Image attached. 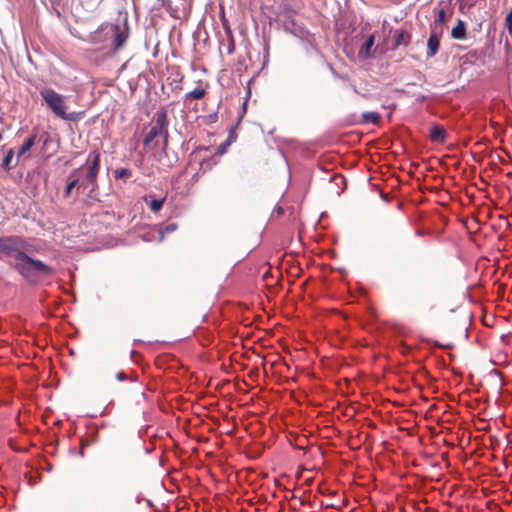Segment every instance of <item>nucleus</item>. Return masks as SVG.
Wrapping results in <instances>:
<instances>
[{"instance_id": "obj_41", "label": "nucleus", "mask_w": 512, "mask_h": 512, "mask_svg": "<svg viewBox=\"0 0 512 512\" xmlns=\"http://www.w3.org/2000/svg\"><path fill=\"white\" fill-rule=\"evenodd\" d=\"M2 139V133L0 132V140Z\"/></svg>"}, {"instance_id": "obj_32", "label": "nucleus", "mask_w": 512, "mask_h": 512, "mask_svg": "<svg viewBox=\"0 0 512 512\" xmlns=\"http://www.w3.org/2000/svg\"><path fill=\"white\" fill-rule=\"evenodd\" d=\"M47 138H48V134L45 132L40 136V140H43L44 145H46V143H47Z\"/></svg>"}, {"instance_id": "obj_10", "label": "nucleus", "mask_w": 512, "mask_h": 512, "mask_svg": "<svg viewBox=\"0 0 512 512\" xmlns=\"http://www.w3.org/2000/svg\"><path fill=\"white\" fill-rule=\"evenodd\" d=\"M375 45V35L370 34L358 51L359 60H367L373 57L372 49Z\"/></svg>"}, {"instance_id": "obj_27", "label": "nucleus", "mask_w": 512, "mask_h": 512, "mask_svg": "<svg viewBox=\"0 0 512 512\" xmlns=\"http://www.w3.org/2000/svg\"><path fill=\"white\" fill-rule=\"evenodd\" d=\"M235 130H236V126L231 127L230 130H229V134H228L227 140L231 141V143L235 140V137H236Z\"/></svg>"}, {"instance_id": "obj_24", "label": "nucleus", "mask_w": 512, "mask_h": 512, "mask_svg": "<svg viewBox=\"0 0 512 512\" xmlns=\"http://www.w3.org/2000/svg\"><path fill=\"white\" fill-rule=\"evenodd\" d=\"M505 28L507 29L509 36L512 38V17L507 15L505 17Z\"/></svg>"}, {"instance_id": "obj_16", "label": "nucleus", "mask_w": 512, "mask_h": 512, "mask_svg": "<svg viewBox=\"0 0 512 512\" xmlns=\"http://www.w3.org/2000/svg\"><path fill=\"white\" fill-rule=\"evenodd\" d=\"M467 36L466 23L458 19L457 24L451 30V37L456 40H463Z\"/></svg>"}, {"instance_id": "obj_5", "label": "nucleus", "mask_w": 512, "mask_h": 512, "mask_svg": "<svg viewBox=\"0 0 512 512\" xmlns=\"http://www.w3.org/2000/svg\"><path fill=\"white\" fill-rule=\"evenodd\" d=\"M295 13L296 12L289 7H284L277 13L276 23L285 32L290 33L297 38L307 37L308 29L305 26L297 23L296 19L294 18Z\"/></svg>"}, {"instance_id": "obj_34", "label": "nucleus", "mask_w": 512, "mask_h": 512, "mask_svg": "<svg viewBox=\"0 0 512 512\" xmlns=\"http://www.w3.org/2000/svg\"><path fill=\"white\" fill-rule=\"evenodd\" d=\"M275 211H276L277 214H283L284 213V209L282 207H280V206H277L275 208Z\"/></svg>"}, {"instance_id": "obj_21", "label": "nucleus", "mask_w": 512, "mask_h": 512, "mask_svg": "<svg viewBox=\"0 0 512 512\" xmlns=\"http://www.w3.org/2000/svg\"><path fill=\"white\" fill-rule=\"evenodd\" d=\"M163 139V144H162V147H161V150H162V153L169 158V155H168V139H169V132H168V127H166V134H161L160 135Z\"/></svg>"}, {"instance_id": "obj_2", "label": "nucleus", "mask_w": 512, "mask_h": 512, "mask_svg": "<svg viewBox=\"0 0 512 512\" xmlns=\"http://www.w3.org/2000/svg\"><path fill=\"white\" fill-rule=\"evenodd\" d=\"M130 36L129 15L126 10H119L113 22L102 23L89 35L94 45H107L112 52L120 51Z\"/></svg>"}, {"instance_id": "obj_17", "label": "nucleus", "mask_w": 512, "mask_h": 512, "mask_svg": "<svg viewBox=\"0 0 512 512\" xmlns=\"http://www.w3.org/2000/svg\"><path fill=\"white\" fill-rule=\"evenodd\" d=\"M381 116L375 111H366L362 113V122L364 124H378Z\"/></svg>"}, {"instance_id": "obj_15", "label": "nucleus", "mask_w": 512, "mask_h": 512, "mask_svg": "<svg viewBox=\"0 0 512 512\" xmlns=\"http://www.w3.org/2000/svg\"><path fill=\"white\" fill-rule=\"evenodd\" d=\"M302 42V47L307 55H312L313 52L318 53L319 50L314 44L315 38L314 35L308 30L307 37H299Z\"/></svg>"}, {"instance_id": "obj_20", "label": "nucleus", "mask_w": 512, "mask_h": 512, "mask_svg": "<svg viewBox=\"0 0 512 512\" xmlns=\"http://www.w3.org/2000/svg\"><path fill=\"white\" fill-rule=\"evenodd\" d=\"M206 91L201 87H196L192 91L186 94L187 98L199 100L204 97Z\"/></svg>"}, {"instance_id": "obj_14", "label": "nucleus", "mask_w": 512, "mask_h": 512, "mask_svg": "<svg viewBox=\"0 0 512 512\" xmlns=\"http://www.w3.org/2000/svg\"><path fill=\"white\" fill-rule=\"evenodd\" d=\"M430 140L437 143H444L448 138V133L443 126L434 125L429 134Z\"/></svg>"}, {"instance_id": "obj_11", "label": "nucleus", "mask_w": 512, "mask_h": 512, "mask_svg": "<svg viewBox=\"0 0 512 512\" xmlns=\"http://www.w3.org/2000/svg\"><path fill=\"white\" fill-rule=\"evenodd\" d=\"M143 199L150 210L154 213H157L163 208L166 197H157L154 194H147Z\"/></svg>"}, {"instance_id": "obj_9", "label": "nucleus", "mask_w": 512, "mask_h": 512, "mask_svg": "<svg viewBox=\"0 0 512 512\" xmlns=\"http://www.w3.org/2000/svg\"><path fill=\"white\" fill-rule=\"evenodd\" d=\"M84 166H81L80 168L72 170L68 177H67V183L64 189L63 196L64 198H69L72 195V191L76 188H78L79 185V171Z\"/></svg>"}, {"instance_id": "obj_6", "label": "nucleus", "mask_w": 512, "mask_h": 512, "mask_svg": "<svg viewBox=\"0 0 512 512\" xmlns=\"http://www.w3.org/2000/svg\"><path fill=\"white\" fill-rule=\"evenodd\" d=\"M154 125L151 126L148 133L143 139V145L148 146L156 137L161 134H166V127H168L167 111L161 108L156 111L154 115Z\"/></svg>"}, {"instance_id": "obj_38", "label": "nucleus", "mask_w": 512, "mask_h": 512, "mask_svg": "<svg viewBox=\"0 0 512 512\" xmlns=\"http://www.w3.org/2000/svg\"><path fill=\"white\" fill-rule=\"evenodd\" d=\"M209 117H210V119H213L216 117V114H211Z\"/></svg>"}, {"instance_id": "obj_39", "label": "nucleus", "mask_w": 512, "mask_h": 512, "mask_svg": "<svg viewBox=\"0 0 512 512\" xmlns=\"http://www.w3.org/2000/svg\"><path fill=\"white\" fill-rule=\"evenodd\" d=\"M422 234H423V232H422V231H420V230H418V231H417V235H419V236H420V235H422Z\"/></svg>"}, {"instance_id": "obj_25", "label": "nucleus", "mask_w": 512, "mask_h": 512, "mask_svg": "<svg viewBox=\"0 0 512 512\" xmlns=\"http://www.w3.org/2000/svg\"><path fill=\"white\" fill-rule=\"evenodd\" d=\"M230 144H231V141H229V140H226L225 142L221 143L220 146L217 148V153L218 154L225 153L227 146H229Z\"/></svg>"}, {"instance_id": "obj_22", "label": "nucleus", "mask_w": 512, "mask_h": 512, "mask_svg": "<svg viewBox=\"0 0 512 512\" xmlns=\"http://www.w3.org/2000/svg\"><path fill=\"white\" fill-rule=\"evenodd\" d=\"M178 228V225L177 223H174V222H171V223H167L165 224L161 230H160V233L163 235L165 233H172L174 232L176 229Z\"/></svg>"}, {"instance_id": "obj_3", "label": "nucleus", "mask_w": 512, "mask_h": 512, "mask_svg": "<svg viewBox=\"0 0 512 512\" xmlns=\"http://www.w3.org/2000/svg\"><path fill=\"white\" fill-rule=\"evenodd\" d=\"M39 94L48 109L57 117L69 122H78L84 117L83 111L66 112L65 97L52 88L42 87Z\"/></svg>"}, {"instance_id": "obj_40", "label": "nucleus", "mask_w": 512, "mask_h": 512, "mask_svg": "<svg viewBox=\"0 0 512 512\" xmlns=\"http://www.w3.org/2000/svg\"><path fill=\"white\" fill-rule=\"evenodd\" d=\"M42 2H43V4H44V6H46V7L48 8V5H47V3H45L44 1H42Z\"/></svg>"}, {"instance_id": "obj_13", "label": "nucleus", "mask_w": 512, "mask_h": 512, "mask_svg": "<svg viewBox=\"0 0 512 512\" xmlns=\"http://www.w3.org/2000/svg\"><path fill=\"white\" fill-rule=\"evenodd\" d=\"M38 132L37 129L34 128L32 133L24 140L21 147L19 148L17 152V158L19 159L21 156H23L25 153H27L35 144L37 140Z\"/></svg>"}, {"instance_id": "obj_37", "label": "nucleus", "mask_w": 512, "mask_h": 512, "mask_svg": "<svg viewBox=\"0 0 512 512\" xmlns=\"http://www.w3.org/2000/svg\"><path fill=\"white\" fill-rule=\"evenodd\" d=\"M507 16L512 17V8H511V9H510V11L507 13Z\"/></svg>"}, {"instance_id": "obj_30", "label": "nucleus", "mask_w": 512, "mask_h": 512, "mask_svg": "<svg viewBox=\"0 0 512 512\" xmlns=\"http://www.w3.org/2000/svg\"><path fill=\"white\" fill-rule=\"evenodd\" d=\"M116 379H117L118 381L122 382V381L127 380V379H128V376H127L124 372L120 371V372H118V373L116 374Z\"/></svg>"}, {"instance_id": "obj_1", "label": "nucleus", "mask_w": 512, "mask_h": 512, "mask_svg": "<svg viewBox=\"0 0 512 512\" xmlns=\"http://www.w3.org/2000/svg\"><path fill=\"white\" fill-rule=\"evenodd\" d=\"M37 252L36 246L18 235L0 236V253L13 256L8 264L31 286L39 285L54 274V268L31 255Z\"/></svg>"}, {"instance_id": "obj_4", "label": "nucleus", "mask_w": 512, "mask_h": 512, "mask_svg": "<svg viewBox=\"0 0 512 512\" xmlns=\"http://www.w3.org/2000/svg\"><path fill=\"white\" fill-rule=\"evenodd\" d=\"M87 172L85 175V179L80 182L77 188V195L80 194L82 190H88L87 196L91 199H97L96 190L98 187L97 177L100 169V154L96 151H93L89 154L87 159Z\"/></svg>"}, {"instance_id": "obj_18", "label": "nucleus", "mask_w": 512, "mask_h": 512, "mask_svg": "<svg viewBox=\"0 0 512 512\" xmlns=\"http://www.w3.org/2000/svg\"><path fill=\"white\" fill-rule=\"evenodd\" d=\"M132 176V171L129 168H119L114 171L115 179H121L126 182Z\"/></svg>"}, {"instance_id": "obj_26", "label": "nucleus", "mask_w": 512, "mask_h": 512, "mask_svg": "<svg viewBox=\"0 0 512 512\" xmlns=\"http://www.w3.org/2000/svg\"><path fill=\"white\" fill-rule=\"evenodd\" d=\"M414 96H415L416 102H418V103H424L429 98L427 95H424V94H415Z\"/></svg>"}, {"instance_id": "obj_12", "label": "nucleus", "mask_w": 512, "mask_h": 512, "mask_svg": "<svg viewBox=\"0 0 512 512\" xmlns=\"http://www.w3.org/2000/svg\"><path fill=\"white\" fill-rule=\"evenodd\" d=\"M411 41V35L404 30H396L393 36L392 49L395 50L399 46H408Z\"/></svg>"}, {"instance_id": "obj_19", "label": "nucleus", "mask_w": 512, "mask_h": 512, "mask_svg": "<svg viewBox=\"0 0 512 512\" xmlns=\"http://www.w3.org/2000/svg\"><path fill=\"white\" fill-rule=\"evenodd\" d=\"M14 154H15V152H14L13 149H9L6 152V154H5L4 158H3V161H2V167L4 169L10 170L12 168L11 162H12V159L14 157Z\"/></svg>"}, {"instance_id": "obj_36", "label": "nucleus", "mask_w": 512, "mask_h": 512, "mask_svg": "<svg viewBox=\"0 0 512 512\" xmlns=\"http://www.w3.org/2000/svg\"><path fill=\"white\" fill-rule=\"evenodd\" d=\"M228 50H229V51H228L229 53H232V52L234 51V46H233V45L229 46V49H228Z\"/></svg>"}, {"instance_id": "obj_28", "label": "nucleus", "mask_w": 512, "mask_h": 512, "mask_svg": "<svg viewBox=\"0 0 512 512\" xmlns=\"http://www.w3.org/2000/svg\"><path fill=\"white\" fill-rule=\"evenodd\" d=\"M136 503H141L143 500H145V498L143 497L142 494H139L136 496ZM146 502H147V505L148 507H151L152 506V501L150 499H146Z\"/></svg>"}, {"instance_id": "obj_8", "label": "nucleus", "mask_w": 512, "mask_h": 512, "mask_svg": "<svg viewBox=\"0 0 512 512\" xmlns=\"http://www.w3.org/2000/svg\"><path fill=\"white\" fill-rule=\"evenodd\" d=\"M442 34L443 32L441 31L430 29V34L427 40V58H432L438 53Z\"/></svg>"}, {"instance_id": "obj_23", "label": "nucleus", "mask_w": 512, "mask_h": 512, "mask_svg": "<svg viewBox=\"0 0 512 512\" xmlns=\"http://www.w3.org/2000/svg\"><path fill=\"white\" fill-rule=\"evenodd\" d=\"M51 9L56 13L57 16H60L59 6L62 0H48Z\"/></svg>"}, {"instance_id": "obj_7", "label": "nucleus", "mask_w": 512, "mask_h": 512, "mask_svg": "<svg viewBox=\"0 0 512 512\" xmlns=\"http://www.w3.org/2000/svg\"><path fill=\"white\" fill-rule=\"evenodd\" d=\"M433 13L435 15V18H434L433 22L430 24V29L443 32L444 24L446 23L448 18L452 15V12L449 11L447 6H443L442 3H440L438 6H436L433 9Z\"/></svg>"}, {"instance_id": "obj_33", "label": "nucleus", "mask_w": 512, "mask_h": 512, "mask_svg": "<svg viewBox=\"0 0 512 512\" xmlns=\"http://www.w3.org/2000/svg\"><path fill=\"white\" fill-rule=\"evenodd\" d=\"M215 162L213 161V158L207 159V168H211L212 165H214Z\"/></svg>"}, {"instance_id": "obj_35", "label": "nucleus", "mask_w": 512, "mask_h": 512, "mask_svg": "<svg viewBox=\"0 0 512 512\" xmlns=\"http://www.w3.org/2000/svg\"><path fill=\"white\" fill-rule=\"evenodd\" d=\"M84 447H85V445H84V444H82V445H81V448H80V451H79V454H80V456H82V457L84 456Z\"/></svg>"}, {"instance_id": "obj_29", "label": "nucleus", "mask_w": 512, "mask_h": 512, "mask_svg": "<svg viewBox=\"0 0 512 512\" xmlns=\"http://www.w3.org/2000/svg\"><path fill=\"white\" fill-rule=\"evenodd\" d=\"M166 3L169 4L170 1L169 0H157L153 9H159L160 7L164 6V4H166Z\"/></svg>"}, {"instance_id": "obj_31", "label": "nucleus", "mask_w": 512, "mask_h": 512, "mask_svg": "<svg viewBox=\"0 0 512 512\" xmlns=\"http://www.w3.org/2000/svg\"><path fill=\"white\" fill-rule=\"evenodd\" d=\"M178 161V156L176 153H174L173 155V160H170L169 159V163H168V166H172L174 163H176Z\"/></svg>"}]
</instances>
